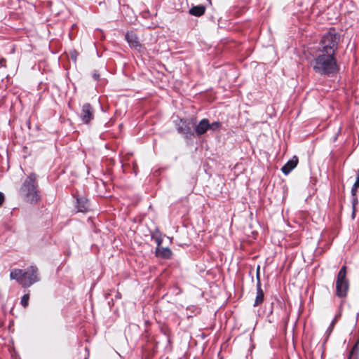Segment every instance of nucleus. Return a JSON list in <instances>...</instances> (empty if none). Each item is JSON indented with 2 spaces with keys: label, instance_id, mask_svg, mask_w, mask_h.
I'll return each mask as SVG.
<instances>
[{
  "label": "nucleus",
  "instance_id": "7",
  "mask_svg": "<svg viewBox=\"0 0 359 359\" xmlns=\"http://www.w3.org/2000/svg\"><path fill=\"white\" fill-rule=\"evenodd\" d=\"M80 117L83 123L88 124L93 118V111L91 105L86 103L82 106Z\"/></svg>",
  "mask_w": 359,
  "mask_h": 359
},
{
  "label": "nucleus",
  "instance_id": "2",
  "mask_svg": "<svg viewBox=\"0 0 359 359\" xmlns=\"http://www.w3.org/2000/svg\"><path fill=\"white\" fill-rule=\"evenodd\" d=\"M22 198L29 203H36L40 200L38 190L37 176L35 173H30L24 180L20 191Z\"/></svg>",
  "mask_w": 359,
  "mask_h": 359
},
{
  "label": "nucleus",
  "instance_id": "1",
  "mask_svg": "<svg viewBox=\"0 0 359 359\" xmlns=\"http://www.w3.org/2000/svg\"><path fill=\"white\" fill-rule=\"evenodd\" d=\"M311 66L316 74L321 76H332L339 69L335 55L316 50L311 62Z\"/></svg>",
  "mask_w": 359,
  "mask_h": 359
},
{
  "label": "nucleus",
  "instance_id": "6",
  "mask_svg": "<svg viewBox=\"0 0 359 359\" xmlns=\"http://www.w3.org/2000/svg\"><path fill=\"white\" fill-rule=\"evenodd\" d=\"M176 127L177 132L183 135L186 138L191 139L194 137V131L187 121L180 119L176 123Z\"/></svg>",
  "mask_w": 359,
  "mask_h": 359
},
{
  "label": "nucleus",
  "instance_id": "26",
  "mask_svg": "<svg viewBox=\"0 0 359 359\" xmlns=\"http://www.w3.org/2000/svg\"><path fill=\"white\" fill-rule=\"evenodd\" d=\"M356 189H357V188L354 187V186L353 187V188H352V189H351V192H352V194H355V191Z\"/></svg>",
  "mask_w": 359,
  "mask_h": 359
},
{
  "label": "nucleus",
  "instance_id": "15",
  "mask_svg": "<svg viewBox=\"0 0 359 359\" xmlns=\"http://www.w3.org/2000/svg\"><path fill=\"white\" fill-rule=\"evenodd\" d=\"M359 354V339L350 351L348 359H358Z\"/></svg>",
  "mask_w": 359,
  "mask_h": 359
},
{
  "label": "nucleus",
  "instance_id": "4",
  "mask_svg": "<svg viewBox=\"0 0 359 359\" xmlns=\"http://www.w3.org/2000/svg\"><path fill=\"white\" fill-rule=\"evenodd\" d=\"M339 40L340 35L332 27L322 36L316 51L335 55Z\"/></svg>",
  "mask_w": 359,
  "mask_h": 359
},
{
  "label": "nucleus",
  "instance_id": "10",
  "mask_svg": "<svg viewBox=\"0 0 359 359\" xmlns=\"http://www.w3.org/2000/svg\"><path fill=\"white\" fill-rule=\"evenodd\" d=\"M297 163L298 158L294 156L282 167L281 170L285 175H288L297 166Z\"/></svg>",
  "mask_w": 359,
  "mask_h": 359
},
{
  "label": "nucleus",
  "instance_id": "19",
  "mask_svg": "<svg viewBox=\"0 0 359 359\" xmlns=\"http://www.w3.org/2000/svg\"><path fill=\"white\" fill-rule=\"evenodd\" d=\"M259 271H260V266H257V270H256L257 283H261V281H260V276H259Z\"/></svg>",
  "mask_w": 359,
  "mask_h": 359
},
{
  "label": "nucleus",
  "instance_id": "21",
  "mask_svg": "<svg viewBox=\"0 0 359 359\" xmlns=\"http://www.w3.org/2000/svg\"><path fill=\"white\" fill-rule=\"evenodd\" d=\"M333 327H331V325L329 326V327L327 328V331H326V334L327 335V337L330 336V334H331V332H332L333 330Z\"/></svg>",
  "mask_w": 359,
  "mask_h": 359
},
{
  "label": "nucleus",
  "instance_id": "24",
  "mask_svg": "<svg viewBox=\"0 0 359 359\" xmlns=\"http://www.w3.org/2000/svg\"><path fill=\"white\" fill-rule=\"evenodd\" d=\"M337 316H335V318L333 319V320L331 322L330 325L331 327H333L334 326L335 323H336V321H337Z\"/></svg>",
  "mask_w": 359,
  "mask_h": 359
},
{
  "label": "nucleus",
  "instance_id": "5",
  "mask_svg": "<svg viewBox=\"0 0 359 359\" xmlns=\"http://www.w3.org/2000/svg\"><path fill=\"white\" fill-rule=\"evenodd\" d=\"M346 266H343L339 271L336 282L337 294L339 297L346 296L348 288V284L346 278Z\"/></svg>",
  "mask_w": 359,
  "mask_h": 359
},
{
  "label": "nucleus",
  "instance_id": "20",
  "mask_svg": "<svg viewBox=\"0 0 359 359\" xmlns=\"http://www.w3.org/2000/svg\"><path fill=\"white\" fill-rule=\"evenodd\" d=\"M0 67H6V60L4 58L0 59Z\"/></svg>",
  "mask_w": 359,
  "mask_h": 359
},
{
  "label": "nucleus",
  "instance_id": "9",
  "mask_svg": "<svg viewBox=\"0 0 359 359\" xmlns=\"http://www.w3.org/2000/svg\"><path fill=\"white\" fill-rule=\"evenodd\" d=\"M210 128V123L207 118H203L196 126L194 135L201 136L205 134Z\"/></svg>",
  "mask_w": 359,
  "mask_h": 359
},
{
  "label": "nucleus",
  "instance_id": "3",
  "mask_svg": "<svg viewBox=\"0 0 359 359\" xmlns=\"http://www.w3.org/2000/svg\"><path fill=\"white\" fill-rule=\"evenodd\" d=\"M10 278L15 280L23 287H28L39 280L37 269L34 266L26 270L15 269L11 271Z\"/></svg>",
  "mask_w": 359,
  "mask_h": 359
},
{
  "label": "nucleus",
  "instance_id": "22",
  "mask_svg": "<svg viewBox=\"0 0 359 359\" xmlns=\"http://www.w3.org/2000/svg\"><path fill=\"white\" fill-rule=\"evenodd\" d=\"M4 201V195L3 193L0 192V206L3 204Z\"/></svg>",
  "mask_w": 359,
  "mask_h": 359
},
{
  "label": "nucleus",
  "instance_id": "17",
  "mask_svg": "<svg viewBox=\"0 0 359 359\" xmlns=\"http://www.w3.org/2000/svg\"><path fill=\"white\" fill-rule=\"evenodd\" d=\"M221 127V123L219 121H215L212 123H210V128L209 130L215 131Z\"/></svg>",
  "mask_w": 359,
  "mask_h": 359
},
{
  "label": "nucleus",
  "instance_id": "23",
  "mask_svg": "<svg viewBox=\"0 0 359 359\" xmlns=\"http://www.w3.org/2000/svg\"><path fill=\"white\" fill-rule=\"evenodd\" d=\"M354 187L355 188H358L359 187V175H358L357 178H356V180L354 183Z\"/></svg>",
  "mask_w": 359,
  "mask_h": 359
},
{
  "label": "nucleus",
  "instance_id": "13",
  "mask_svg": "<svg viewBox=\"0 0 359 359\" xmlns=\"http://www.w3.org/2000/svg\"><path fill=\"white\" fill-rule=\"evenodd\" d=\"M264 301V292L261 287V283H257V295L255 300L254 306H257L261 304Z\"/></svg>",
  "mask_w": 359,
  "mask_h": 359
},
{
  "label": "nucleus",
  "instance_id": "27",
  "mask_svg": "<svg viewBox=\"0 0 359 359\" xmlns=\"http://www.w3.org/2000/svg\"><path fill=\"white\" fill-rule=\"evenodd\" d=\"M353 217H354V215H355V204L354 203L353 204Z\"/></svg>",
  "mask_w": 359,
  "mask_h": 359
},
{
  "label": "nucleus",
  "instance_id": "16",
  "mask_svg": "<svg viewBox=\"0 0 359 359\" xmlns=\"http://www.w3.org/2000/svg\"><path fill=\"white\" fill-rule=\"evenodd\" d=\"M205 8L203 6H194L189 10V13L194 16H201L205 13Z\"/></svg>",
  "mask_w": 359,
  "mask_h": 359
},
{
  "label": "nucleus",
  "instance_id": "12",
  "mask_svg": "<svg viewBox=\"0 0 359 359\" xmlns=\"http://www.w3.org/2000/svg\"><path fill=\"white\" fill-rule=\"evenodd\" d=\"M155 255L157 257L168 259L172 255L170 248H156Z\"/></svg>",
  "mask_w": 359,
  "mask_h": 359
},
{
  "label": "nucleus",
  "instance_id": "14",
  "mask_svg": "<svg viewBox=\"0 0 359 359\" xmlns=\"http://www.w3.org/2000/svg\"><path fill=\"white\" fill-rule=\"evenodd\" d=\"M164 239H166L170 242V238L165 235L163 236L161 233L158 232H156L151 235V240L154 241V243L159 247Z\"/></svg>",
  "mask_w": 359,
  "mask_h": 359
},
{
  "label": "nucleus",
  "instance_id": "8",
  "mask_svg": "<svg viewBox=\"0 0 359 359\" xmlns=\"http://www.w3.org/2000/svg\"><path fill=\"white\" fill-rule=\"evenodd\" d=\"M125 38L131 48L140 51L142 45L140 43L137 36L134 32H133V31L128 32L126 34Z\"/></svg>",
  "mask_w": 359,
  "mask_h": 359
},
{
  "label": "nucleus",
  "instance_id": "25",
  "mask_svg": "<svg viewBox=\"0 0 359 359\" xmlns=\"http://www.w3.org/2000/svg\"><path fill=\"white\" fill-rule=\"evenodd\" d=\"M93 77L95 80H97L100 77V75L99 74L95 72L93 74Z\"/></svg>",
  "mask_w": 359,
  "mask_h": 359
},
{
  "label": "nucleus",
  "instance_id": "28",
  "mask_svg": "<svg viewBox=\"0 0 359 359\" xmlns=\"http://www.w3.org/2000/svg\"><path fill=\"white\" fill-rule=\"evenodd\" d=\"M192 124H193V125H195V121H192Z\"/></svg>",
  "mask_w": 359,
  "mask_h": 359
},
{
  "label": "nucleus",
  "instance_id": "11",
  "mask_svg": "<svg viewBox=\"0 0 359 359\" xmlns=\"http://www.w3.org/2000/svg\"><path fill=\"white\" fill-rule=\"evenodd\" d=\"M76 208L79 212H86L90 209V205L88 199L84 197L76 198Z\"/></svg>",
  "mask_w": 359,
  "mask_h": 359
},
{
  "label": "nucleus",
  "instance_id": "18",
  "mask_svg": "<svg viewBox=\"0 0 359 359\" xmlns=\"http://www.w3.org/2000/svg\"><path fill=\"white\" fill-rule=\"evenodd\" d=\"M29 296L28 294H25V295L22 296L20 303L23 307L27 306L28 302H29Z\"/></svg>",
  "mask_w": 359,
  "mask_h": 359
}]
</instances>
